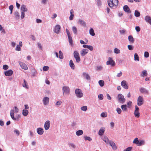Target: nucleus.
Wrapping results in <instances>:
<instances>
[{
	"mask_svg": "<svg viewBox=\"0 0 151 151\" xmlns=\"http://www.w3.org/2000/svg\"><path fill=\"white\" fill-rule=\"evenodd\" d=\"M117 100L119 103L123 104L125 102L126 99L122 94L119 93L117 96Z\"/></svg>",
	"mask_w": 151,
	"mask_h": 151,
	"instance_id": "f257e3e1",
	"label": "nucleus"
},
{
	"mask_svg": "<svg viewBox=\"0 0 151 151\" xmlns=\"http://www.w3.org/2000/svg\"><path fill=\"white\" fill-rule=\"evenodd\" d=\"M75 93L78 98H81L83 96V93H82L81 90L80 89H76L75 90Z\"/></svg>",
	"mask_w": 151,
	"mask_h": 151,
	"instance_id": "f03ea898",
	"label": "nucleus"
},
{
	"mask_svg": "<svg viewBox=\"0 0 151 151\" xmlns=\"http://www.w3.org/2000/svg\"><path fill=\"white\" fill-rule=\"evenodd\" d=\"M73 56L76 59L77 63H79L81 61V58L79 56V54L77 51H75L73 52Z\"/></svg>",
	"mask_w": 151,
	"mask_h": 151,
	"instance_id": "7ed1b4c3",
	"label": "nucleus"
},
{
	"mask_svg": "<svg viewBox=\"0 0 151 151\" xmlns=\"http://www.w3.org/2000/svg\"><path fill=\"white\" fill-rule=\"evenodd\" d=\"M62 89L63 95L64 94H68L70 93V88L68 86H64L62 88Z\"/></svg>",
	"mask_w": 151,
	"mask_h": 151,
	"instance_id": "20e7f679",
	"label": "nucleus"
},
{
	"mask_svg": "<svg viewBox=\"0 0 151 151\" xmlns=\"http://www.w3.org/2000/svg\"><path fill=\"white\" fill-rule=\"evenodd\" d=\"M66 31L68 35L70 45L71 46H73V40L70 33L69 30L67 29H66Z\"/></svg>",
	"mask_w": 151,
	"mask_h": 151,
	"instance_id": "39448f33",
	"label": "nucleus"
},
{
	"mask_svg": "<svg viewBox=\"0 0 151 151\" xmlns=\"http://www.w3.org/2000/svg\"><path fill=\"white\" fill-rule=\"evenodd\" d=\"M10 115L11 118L14 120H18L20 117V116L18 115L16 117L14 116V110L12 109L10 111Z\"/></svg>",
	"mask_w": 151,
	"mask_h": 151,
	"instance_id": "423d86ee",
	"label": "nucleus"
},
{
	"mask_svg": "<svg viewBox=\"0 0 151 151\" xmlns=\"http://www.w3.org/2000/svg\"><path fill=\"white\" fill-rule=\"evenodd\" d=\"M144 99L142 96H139L137 100V104L139 106L142 105L144 103Z\"/></svg>",
	"mask_w": 151,
	"mask_h": 151,
	"instance_id": "0eeeda50",
	"label": "nucleus"
},
{
	"mask_svg": "<svg viewBox=\"0 0 151 151\" xmlns=\"http://www.w3.org/2000/svg\"><path fill=\"white\" fill-rule=\"evenodd\" d=\"M106 65H111V66H114L115 65V63L111 58L109 57L108 60L106 62Z\"/></svg>",
	"mask_w": 151,
	"mask_h": 151,
	"instance_id": "6e6552de",
	"label": "nucleus"
},
{
	"mask_svg": "<svg viewBox=\"0 0 151 151\" xmlns=\"http://www.w3.org/2000/svg\"><path fill=\"white\" fill-rule=\"evenodd\" d=\"M61 27L59 25H56L54 28V32L57 34H58L60 31Z\"/></svg>",
	"mask_w": 151,
	"mask_h": 151,
	"instance_id": "1a4fd4ad",
	"label": "nucleus"
},
{
	"mask_svg": "<svg viewBox=\"0 0 151 151\" xmlns=\"http://www.w3.org/2000/svg\"><path fill=\"white\" fill-rule=\"evenodd\" d=\"M139 91L142 94H148L149 93L148 90L144 87H141L139 89Z\"/></svg>",
	"mask_w": 151,
	"mask_h": 151,
	"instance_id": "9d476101",
	"label": "nucleus"
},
{
	"mask_svg": "<svg viewBox=\"0 0 151 151\" xmlns=\"http://www.w3.org/2000/svg\"><path fill=\"white\" fill-rule=\"evenodd\" d=\"M18 63L22 69L24 70H27L28 69V67L25 63L20 61H18Z\"/></svg>",
	"mask_w": 151,
	"mask_h": 151,
	"instance_id": "9b49d317",
	"label": "nucleus"
},
{
	"mask_svg": "<svg viewBox=\"0 0 151 151\" xmlns=\"http://www.w3.org/2000/svg\"><path fill=\"white\" fill-rule=\"evenodd\" d=\"M49 98L47 97H44L42 99V102L43 104L45 105H47L49 104Z\"/></svg>",
	"mask_w": 151,
	"mask_h": 151,
	"instance_id": "f8f14e48",
	"label": "nucleus"
},
{
	"mask_svg": "<svg viewBox=\"0 0 151 151\" xmlns=\"http://www.w3.org/2000/svg\"><path fill=\"white\" fill-rule=\"evenodd\" d=\"M50 122V121L47 120L46 121L44 124V127L46 130H47L49 128Z\"/></svg>",
	"mask_w": 151,
	"mask_h": 151,
	"instance_id": "ddd939ff",
	"label": "nucleus"
},
{
	"mask_svg": "<svg viewBox=\"0 0 151 151\" xmlns=\"http://www.w3.org/2000/svg\"><path fill=\"white\" fill-rule=\"evenodd\" d=\"M122 86L125 89H127L128 88V86L127 84V82L126 81L123 80L121 83Z\"/></svg>",
	"mask_w": 151,
	"mask_h": 151,
	"instance_id": "4468645a",
	"label": "nucleus"
},
{
	"mask_svg": "<svg viewBox=\"0 0 151 151\" xmlns=\"http://www.w3.org/2000/svg\"><path fill=\"white\" fill-rule=\"evenodd\" d=\"M109 144L112 147L113 150H116L117 148V147L116 146L115 143L113 141L111 140L109 141Z\"/></svg>",
	"mask_w": 151,
	"mask_h": 151,
	"instance_id": "2eb2a0df",
	"label": "nucleus"
},
{
	"mask_svg": "<svg viewBox=\"0 0 151 151\" xmlns=\"http://www.w3.org/2000/svg\"><path fill=\"white\" fill-rule=\"evenodd\" d=\"M88 50L87 49H83L81 50L80 53L82 56H83L88 53Z\"/></svg>",
	"mask_w": 151,
	"mask_h": 151,
	"instance_id": "dca6fc26",
	"label": "nucleus"
},
{
	"mask_svg": "<svg viewBox=\"0 0 151 151\" xmlns=\"http://www.w3.org/2000/svg\"><path fill=\"white\" fill-rule=\"evenodd\" d=\"M13 72L12 70H10L4 72V74L6 76H10L13 74Z\"/></svg>",
	"mask_w": 151,
	"mask_h": 151,
	"instance_id": "f3484780",
	"label": "nucleus"
},
{
	"mask_svg": "<svg viewBox=\"0 0 151 151\" xmlns=\"http://www.w3.org/2000/svg\"><path fill=\"white\" fill-rule=\"evenodd\" d=\"M123 9L124 11L127 13H131V11L127 5H126L124 6L123 7Z\"/></svg>",
	"mask_w": 151,
	"mask_h": 151,
	"instance_id": "a211bd4d",
	"label": "nucleus"
},
{
	"mask_svg": "<svg viewBox=\"0 0 151 151\" xmlns=\"http://www.w3.org/2000/svg\"><path fill=\"white\" fill-rule=\"evenodd\" d=\"M105 131V128H104V127H101L99 131V135L100 136L102 135L104 133Z\"/></svg>",
	"mask_w": 151,
	"mask_h": 151,
	"instance_id": "6ab92c4d",
	"label": "nucleus"
},
{
	"mask_svg": "<svg viewBox=\"0 0 151 151\" xmlns=\"http://www.w3.org/2000/svg\"><path fill=\"white\" fill-rule=\"evenodd\" d=\"M37 133L39 135H42L44 132L43 129L41 128H38L37 129Z\"/></svg>",
	"mask_w": 151,
	"mask_h": 151,
	"instance_id": "aec40b11",
	"label": "nucleus"
},
{
	"mask_svg": "<svg viewBox=\"0 0 151 151\" xmlns=\"http://www.w3.org/2000/svg\"><path fill=\"white\" fill-rule=\"evenodd\" d=\"M145 20L146 22L151 25V17L149 16H146L145 17Z\"/></svg>",
	"mask_w": 151,
	"mask_h": 151,
	"instance_id": "412c9836",
	"label": "nucleus"
},
{
	"mask_svg": "<svg viewBox=\"0 0 151 151\" xmlns=\"http://www.w3.org/2000/svg\"><path fill=\"white\" fill-rule=\"evenodd\" d=\"M21 9L22 12H27V9L26 8V6L24 5H22L21 7Z\"/></svg>",
	"mask_w": 151,
	"mask_h": 151,
	"instance_id": "4be33fe9",
	"label": "nucleus"
},
{
	"mask_svg": "<svg viewBox=\"0 0 151 151\" xmlns=\"http://www.w3.org/2000/svg\"><path fill=\"white\" fill-rule=\"evenodd\" d=\"M70 15L69 17V19L70 20H72L73 19L74 16V15L73 14L74 11L73 9H72L70 10Z\"/></svg>",
	"mask_w": 151,
	"mask_h": 151,
	"instance_id": "5701e85b",
	"label": "nucleus"
},
{
	"mask_svg": "<svg viewBox=\"0 0 151 151\" xmlns=\"http://www.w3.org/2000/svg\"><path fill=\"white\" fill-rule=\"evenodd\" d=\"M102 139L106 144H108L109 143V141L107 137L106 136H104L102 137Z\"/></svg>",
	"mask_w": 151,
	"mask_h": 151,
	"instance_id": "b1692460",
	"label": "nucleus"
},
{
	"mask_svg": "<svg viewBox=\"0 0 151 151\" xmlns=\"http://www.w3.org/2000/svg\"><path fill=\"white\" fill-rule=\"evenodd\" d=\"M83 75L84 77L87 80L90 79V76L88 73L84 72L83 73Z\"/></svg>",
	"mask_w": 151,
	"mask_h": 151,
	"instance_id": "393cba45",
	"label": "nucleus"
},
{
	"mask_svg": "<svg viewBox=\"0 0 151 151\" xmlns=\"http://www.w3.org/2000/svg\"><path fill=\"white\" fill-rule=\"evenodd\" d=\"M78 21L80 24L81 25L84 27L86 26V23L84 20L79 19L78 20Z\"/></svg>",
	"mask_w": 151,
	"mask_h": 151,
	"instance_id": "a878e982",
	"label": "nucleus"
},
{
	"mask_svg": "<svg viewBox=\"0 0 151 151\" xmlns=\"http://www.w3.org/2000/svg\"><path fill=\"white\" fill-rule=\"evenodd\" d=\"M69 65L71 69L74 70L75 69V65L72 60H70L69 62Z\"/></svg>",
	"mask_w": 151,
	"mask_h": 151,
	"instance_id": "bb28decb",
	"label": "nucleus"
},
{
	"mask_svg": "<svg viewBox=\"0 0 151 151\" xmlns=\"http://www.w3.org/2000/svg\"><path fill=\"white\" fill-rule=\"evenodd\" d=\"M72 30L74 35H77L78 31L77 28L75 26H73L72 27Z\"/></svg>",
	"mask_w": 151,
	"mask_h": 151,
	"instance_id": "cd10ccee",
	"label": "nucleus"
},
{
	"mask_svg": "<svg viewBox=\"0 0 151 151\" xmlns=\"http://www.w3.org/2000/svg\"><path fill=\"white\" fill-rule=\"evenodd\" d=\"M83 134V131L82 130H79L76 131V134L77 136H79L82 135Z\"/></svg>",
	"mask_w": 151,
	"mask_h": 151,
	"instance_id": "c85d7f7f",
	"label": "nucleus"
},
{
	"mask_svg": "<svg viewBox=\"0 0 151 151\" xmlns=\"http://www.w3.org/2000/svg\"><path fill=\"white\" fill-rule=\"evenodd\" d=\"M145 141L143 140H141L140 141H139L138 143H137L138 144L137 145V146H140L142 145H144L145 144Z\"/></svg>",
	"mask_w": 151,
	"mask_h": 151,
	"instance_id": "c756f323",
	"label": "nucleus"
},
{
	"mask_svg": "<svg viewBox=\"0 0 151 151\" xmlns=\"http://www.w3.org/2000/svg\"><path fill=\"white\" fill-rule=\"evenodd\" d=\"M14 16L16 19H18L19 18V15L18 12L16 11L14 12Z\"/></svg>",
	"mask_w": 151,
	"mask_h": 151,
	"instance_id": "7c9ffc66",
	"label": "nucleus"
},
{
	"mask_svg": "<svg viewBox=\"0 0 151 151\" xmlns=\"http://www.w3.org/2000/svg\"><path fill=\"white\" fill-rule=\"evenodd\" d=\"M121 108L123 111H126L127 110L126 104L122 105L121 106Z\"/></svg>",
	"mask_w": 151,
	"mask_h": 151,
	"instance_id": "2f4dec72",
	"label": "nucleus"
},
{
	"mask_svg": "<svg viewBox=\"0 0 151 151\" xmlns=\"http://www.w3.org/2000/svg\"><path fill=\"white\" fill-rule=\"evenodd\" d=\"M109 7L111 8H112L114 6V4L112 2L111 0H108L107 1Z\"/></svg>",
	"mask_w": 151,
	"mask_h": 151,
	"instance_id": "473e14b6",
	"label": "nucleus"
},
{
	"mask_svg": "<svg viewBox=\"0 0 151 151\" xmlns=\"http://www.w3.org/2000/svg\"><path fill=\"white\" fill-rule=\"evenodd\" d=\"M28 111L26 109H23L22 111V114L24 116H27L28 114Z\"/></svg>",
	"mask_w": 151,
	"mask_h": 151,
	"instance_id": "72a5a7b5",
	"label": "nucleus"
},
{
	"mask_svg": "<svg viewBox=\"0 0 151 151\" xmlns=\"http://www.w3.org/2000/svg\"><path fill=\"white\" fill-rule=\"evenodd\" d=\"M134 114L136 117L139 118L140 116V113L139 111H134Z\"/></svg>",
	"mask_w": 151,
	"mask_h": 151,
	"instance_id": "f704fd0d",
	"label": "nucleus"
},
{
	"mask_svg": "<svg viewBox=\"0 0 151 151\" xmlns=\"http://www.w3.org/2000/svg\"><path fill=\"white\" fill-rule=\"evenodd\" d=\"M89 34L92 36H94L95 35V33L94 32V31L92 28H91L89 30Z\"/></svg>",
	"mask_w": 151,
	"mask_h": 151,
	"instance_id": "c9c22d12",
	"label": "nucleus"
},
{
	"mask_svg": "<svg viewBox=\"0 0 151 151\" xmlns=\"http://www.w3.org/2000/svg\"><path fill=\"white\" fill-rule=\"evenodd\" d=\"M128 40L129 41L132 43H133L134 41V40L132 35H129L128 36Z\"/></svg>",
	"mask_w": 151,
	"mask_h": 151,
	"instance_id": "e433bc0d",
	"label": "nucleus"
},
{
	"mask_svg": "<svg viewBox=\"0 0 151 151\" xmlns=\"http://www.w3.org/2000/svg\"><path fill=\"white\" fill-rule=\"evenodd\" d=\"M27 82L25 80H24V83L22 84V86L23 87L25 88H28L29 87L28 85L27 84Z\"/></svg>",
	"mask_w": 151,
	"mask_h": 151,
	"instance_id": "4c0bfd02",
	"label": "nucleus"
},
{
	"mask_svg": "<svg viewBox=\"0 0 151 151\" xmlns=\"http://www.w3.org/2000/svg\"><path fill=\"white\" fill-rule=\"evenodd\" d=\"M134 60L137 61L139 60V57L137 54L136 53H135L134 55Z\"/></svg>",
	"mask_w": 151,
	"mask_h": 151,
	"instance_id": "58836bf2",
	"label": "nucleus"
},
{
	"mask_svg": "<svg viewBox=\"0 0 151 151\" xmlns=\"http://www.w3.org/2000/svg\"><path fill=\"white\" fill-rule=\"evenodd\" d=\"M84 138L85 141L88 140L91 141L92 140V138L89 137L87 136H85L84 137Z\"/></svg>",
	"mask_w": 151,
	"mask_h": 151,
	"instance_id": "ea45409f",
	"label": "nucleus"
},
{
	"mask_svg": "<svg viewBox=\"0 0 151 151\" xmlns=\"http://www.w3.org/2000/svg\"><path fill=\"white\" fill-rule=\"evenodd\" d=\"M59 56L58 57H59V58L61 59H63V53L61 51H60V50L59 51Z\"/></svg>",
	"mask_w": 151,
	"mask_h": 151,
	"instance_id": "a19ab883",
	"label": "nucleus"
},
{
	"mask_svg": "<svg viewBox=\"0 0 151 151\" xmlns=\"http://www.w3.org/2000/svg\"><path fill=\"white\" fill-rule=\"evenodd\" d=\"M140 13L138 11L136 10L134 12V16L137 17H138L140 16Z\"/></svg>",
	"mask_w": 151,
	"mask_h": 151,
	"instance_id": "79ce46f5",
	"label": "nucleus"
},
{
	"mask_svg": "<svg viewBox=\"0 0 151 151\" xmlns=\"http://www.w3.org/2000/svg\"><path fill=\"white\" fill-rule=\"evenodd\" d=\"M99 83L100 86L101 87L103 86L104 84V83L103 80H101L99 81Z\"/></svg>",
	"mask_w": 151,
	"mask_h": 151,
	"instance_id": "37998d69",
	"label": "nucleus"
},
{
	"mask_svg": "<svg viewBox=\"0 0 151 151\" xmlns=\"http://www.w3.org/2000/svg\"><path fill=\"white\" fill-rule=\"evenodd\" d=\"M103 67L101 65L98 66L96 67V70L98 71H100L102 70Z\"/></svg>",
	"mask_w": 151,
	"mask_h": 151,
	"instance_id": "c03bdc74",
	"label": "nucleus"
},
{
	"mask_svg": "<svg viewBox=\"0 0 151 151\" xmlns=\"http://www.w3.org/2000/svg\"><path fill=\"white\" fill-rule=\"evenodd\" d=\"M114 5L117 6L118 5L119 1L118 0H112Z\"/></svg>",
	"mask_w": 151,
	"mask_h": 151,
	"instance_id": "a18cd8bd",
	"label": "nucleus"
},
{
	"mask_svg": "<svg viewBox=\"0 0 151 151\" xmlns=\"http://www.w3.org/2000/svg\"><path fill=\"white\" fill-rule=\"evenodd\" d=\"M114 52L115 54H119L120 53V50L118 48H115L114 50Z\"/></svg>",
	"mask_w": 151,
	"mask_h": 151,
	"instance_id": "49530a36",
	"label": "nucleus"
},
{
	"mask_svg": "<svg viewBox=\"0 0 151 151\" xmlns=\"http://www.w3.org/2000/svg\"><path fill=\"white\" fill-rule=\"evenodd\" d=\"M97 6L99 7H101L102 4L101 0H96Z\"/></svg>",
	"mask_w": 151,
	"mask_h": 151,
	"instance_id": "de8ad7c7",
	"label": "nucleus"
},
{
	"mask_svg": "<svg viewBox=\"0 0 151 151\" xmlns=\"http://www.w3.org/2000/svg\"><path fill=\"white\" fill-rule=\"evenodd\" d=\"M81 110L83 111H86L87 109V107L86 106H82L81 108Z\"/></svg>",
	"mask_w": 151,
	"mask_h": 151,
	"instance_id": "09e8293b",
	"label": "nucleus"
},
{
	"mask_svg": "<svg viewBox=\"0 0 151 151\" xmlns=\"http://www.w3.org/2000/svg\"><path fill=\"white\" fill-rule=\"evenodd\" d=\"M107 116L106 113V112H103L101 114V116L102 117H106Z\"/></svg>",
	"mask_w": 151,
	"mask_h": 151,
	"instance_id": "8fccbe9b",
	"label": "nucleus"
},
{
	"mask_svg": "<svg viewBox=\"0 0 151 151\" xmlns=\"http://www.w3.org/2000/svg\"><path fill=\"white\" fill-rule=\"evenodd\" d=\"M139 141L138 138H136L134 140L133 143L137 145L138 144L137 143H138Z\"/></svg>",
	"mask_w": 151,
	"mask_h": 151,
	"instance_id": "3c124183",
	"label": "nucleus"
},
{
	"mask_svg": "<svg viewBox=\"0 0 151 151\" xmlns=\"http://www.w3.org/2000/svg\"><path fill=\"white\" fill-rule=\"evenodd\" d=\"M147 75V71L146 70H144L142 72L141 74V76L143 77L146 76Z\"/></svg>",
	"mask_w": 151,
	"mask_h": 151,
	"instance_id": "603ef678",
	"label": "nucleus"
},
{
	"mask_svg": "<svg viewBox=\"0 0 151 151\" xmlns=\"http://www.w3.org/2000/svg\"><path fill=\"white\" fill-rule=\"evenodd\" d=\"M144 57L145 58H148L149 56V53L148 52L145 51L144 52Z\"/></svg>",
	"mask_w": 151,
	"mask_h": 151,
	"instance_id": "864d4df0",
	"label": "nucleus"
},
{
	"mask_svg": "<svg viewBox=\"0 0 151 151\" xmlns=\"http://www.w3.org/2000/svg\"><path fill=\"white\" fill-rule=\"evenodd\" d=\"M49 67L48 66H44L43 68V70L44 71H47L49 69Z\"/></svg>",
	"mask_w": 151,
	"mask_h": 151,
	"instance_id": "5fc2aeb1",
	"label": "nucleus"
},
{
	"mask_svg": "<svg viewBox=\"0 0 151 151\" xmlns=\"http://www.w3.org/2000/svg\"><path fill=\"white\" fill-rule=\"evenodd\" d=\"M98 98L100 100H102L103 99V94H100L98 95Z\"/></svg>",
	"mask_w": 151,
	"mask_h": 151,
	"instance_id": "6e6d98bb",
	"label": "nucleus"
},
{
	"mask_svg": "<svg viewBox=\"0 0 151 151\" xmlns=\"http://www.w3.org/2000/svg\"><path fill=\"white\" fill-rule=\"evenodd\" d=\"M69 146L75 148H76V146L73 143H70L69 144Z\"/></svg>",
	"mask_w": 151,
	"mask_h": 151,
	"instance_id": "4d7b16f0",
	"label": "nucleus"
},
{
	"mask_svg": "<svg viewBox=\"0 0 151 151\" xmlns=\"http://www.w3.org/2000/svg\"><path fill=\"white\" fill-rule=\"evenodd\" d=\"M15 50H16L18 51L21 50L20 47L19 45H17Z\"/></svg>",
	"mask_w": 151,
	"mask_h": 151,
	"instance_id": "13d9d810",
	"label": "nucleus"
},
{
	"mask_svg": "<svg viewBox=\"0 0 151 151\" xmlns=\"http://www.w3.org/2000/svg\"><path fill=\"white\" fill-rule=\"evenodd\" d=\"M127 47L129 50H133V47L132 45H128Z\"/></svg>",
	"mask_w": 151,
	"mask_h": 151,
	"instance_id": "bf43d9fd",
	"label": "nucleus"
},
{
	"mask_svg": "<svg viewBox=\"0 0 151 151\" xmlns=\"http://www.w3.org/2000/svg\"><path fill=\"white\" fill-rule=\"evenodd\" d=\"M132 149V147H129L126 149L124 150L123 151H131Z\"/></svg>",
	"mask_w": 151,
	"mask_h": 151,
	"instance_id": "052dcab7",
	"label": "nucleus"
},
{
	"mask_svg": "<svg viewBox=\"0 0 151 151\" xmlns=\"http://www.w3.org/2000/svg\"><path fill=\"white\" fill-rule=\"evenodd\" d=\"M116 111H117V113L119 114H120L122 112V110L119 108H117L116 109Z\"/></svg>",
	"mask_w": 151,
	"mask_h": 151,
	"instance_id": "680f3d73",
	"label": "nucleus"
},
{
	"mask_svg": "<svg viewBox=\"0 0 151 151\" xmlns=\"http://www.w3.org/2000/svg\"><path fill=\"white\" fill-rule=\"evenodd\" d=\"M14 132L15 133H16L17 136H19V135L20 132H19V131L17 129L15 130L14 131Z\"/></svg>",
	"mask_w": 151,
	"mask_h": 151,
	"instance_id": "e2e57ef3",
	"label": "nucleus"
},
{
	"mask_svg": "<svg viewBox=\"0 0 151 151\" xmlns=\"http://www.w3.org/2000/svg\"><path fill=\"white\" fill-rule=\"evenodd\" d=\"M9 68V67L8 65H3V68L4 70H7Z\"/></svg>",
	"mask_w": 151,
	"mask_h": 151,
	"instance_id": "0e129e2a",
	"label": "nucleus"
},
{
	"mask_svg": "<svg viewBox=\"0 0 151 151\" xmlns=\"http://www.w3.org/2000/svg\"><path fill=\"white\" fill-rule=\"evenodd\" d=\"M25 13L24 12H21V19H23L24 17Z\"/></svg>",
	"mask_w": 151,
	"mask_h": 151,
	"instance_id": "69168bd1",
	"label": "nucleus"
},
{
	"mask_svg": "<svg viewBox=\"0 0 151 151\" xmlns=\"http://www.w3.org/2000/svg\"><path fill=\"white\" fill-rule=\"evenodd\" d=\"M62 103L61 101L59 100L56 103V105L58 106L60 105Z\"/></svg>",
	"mask_w": 151,
	"mask_h": 151,
	"instance_id": "338daca9",
	"label": "nucleus"
},
{
	"mask_svg": "<svg viewBox=\"0 0 151 151\" xmlns=\"http://www.w3.org/2000/svg\"><path fill=\"white\" fill-rule=\"evenodd\" d=\"M135 30L137 32H139L140 31V29L139 26H136L135 27Z\"/></svg>",
	"mask_w": 151,
	"mask_h": 151,
	"instance_id": "774afa93",
	"label": "nucleus"
}]
</instances>
